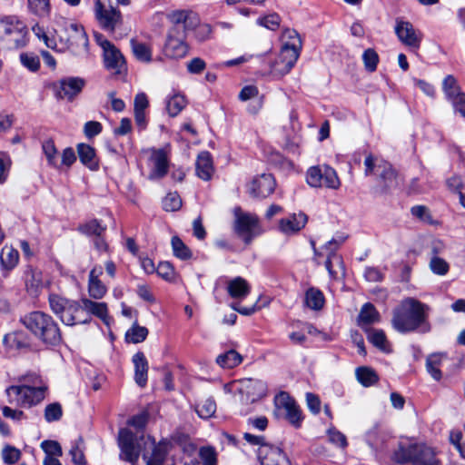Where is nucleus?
<instances>
[{"label": "nucleus", "instance_id": "nucleus-1", "mask_svg": "<svg viewBox=\"0 0 465 465\" xmlns=\"http://www.w3.org/2000/svg\"><path fill=\"white\" fill-rule=\"evenodd\" d=\"M57 29L49 35L44 28L35 25L33 27L35 35L45 45L54 51L72 52L74 55H84L88 53V37L84 27L71 20L61 18L57 22Z\"/></svg>", "mask_w": 465, "mask_h": 465}, {"label": "nucleus", "instance_id": "nucleus-2", "mask_svg": "<svg viewBox=\"0 0 465 465\" xmlns=\"http://www.w3.org/2000/svg\"><path fill=\"white\" fill-rule=\"evenodd\" d=\"M430 307L414 298H406L393 310L391 324L401 333L430 331Z\"/></svg>", "mask_w": 465, "mask_h": 465}, {"label": "nucleus", "instance_id": "nucleus-3", "mask_svg": "<svg viewBox=\"0 0 465 465\" xmlns=\"http://www.w3.org/2000/svg\"><path fill=\"white\" fill-rule=\"evenodd\" d=\"M172 24L164 45V54L170 58H182L188 52L186 32L193 30L199 22L198 15L191 10H175L168 15Z\"/></svg>", "mask_w": 465, "mask_h": 465}, {"label": "nucleus", "instance_id": "nucleus-4", "mask_svg": "<svg viewBox=\"0 0 465 465\" xmlns=\"http://www.w3.org/2000/svg\"><path fill=\"white\" fill-rule=\"evenodd\" d=\"M29 384L12 385L5 390L7 401L11 405L30 408L41 402L45 397L47 386L35 375H28Z\"/></svg>", "mask_w": 465, "mask_h": 465}, {"label": "nucleus", "instance_id": "nucleus-5", "mask_svg": "<svg viewBox=\"0 0 465 465\" xmlns=\"http://www.w3.org/2000/svg\"><path fill=\"white\" fill-rule=\"evenodd\" d=\"M23 324L37 339L48 345H57L62 341V334L57 322L53 317L43 312H33L22 319Z\"/></svg>", "mask_w": 465, "mask_h": 465}, {"label": "nucleus", "instance_id": "nucleus-6", "mask_svg": "<svg viewBox=\"0 0 465 465\" xmlns=\"http://www.w3.org/2000/svg\"><path fill=\"white\" fill-rule=\"evenodd\" d=\"M48 301L51 311L65 325L74 326L75 324H86L91 322L89 316L84 319L82 318V305L77 301L54 293L49 295Z\"/></svg>", "mask_w": 465, "mask_h": 465}, {"label": "nucleus", "instance_id": "nucleus-7", "mask_svg": "<svg viewBox=\"0 0 465 465\" xmlns=\"http://www.w3.org/2000/svg\"><path fill=\"white\" fill-rule=\"evenodd\" d=\"M364 166L365 175H375L382 193L399 185L397 173L389 162L372 154H368L364 160Z\"/></svg>", "mask_w": 465, "mask_h": 465}, {"label": "nucleus", "instance_id": "nucleus-8", "mask_svg": "<svg viewBox=\"0 0 465 465\" xmlns=\"http://www.w3.org/2000/svg\"><path fill=\"white\" fill-rule=\"evenodd\" d=\"M0 37L8 42L9 47H23L27 43L26 26L24 22L15 16L1 18Z\"/></svg>", "mask_w": 465, "mask_h": 465}, {"label": "nucleus", "instance_id": "nucleus-9", "mask_svg": "<svg viewBox=\"0 0 465 465\" xmlns=\"http://www.w3.org/2000/svg\"><path fill=\"white\" fill-rule=\"evenodd\" d=\"M395 460L400 463L411 462L413 465H437L434 451L424 445L401 448L395 453Z\"/></svg>", "mask_w": 465, "mask_h": 465}, {"label": "nucleus", "instance_id": "nucleus-10", "mask_svg": "<svg viewBox=\"0 0 465 465\" xmlns=\"http://www.w3.org/2000/svg\"><path fill=\"white\" fill-rule=\"evenodd\" d=\"M306 180L312 187L325 186L331 189H338L341 185L336 171L329 165L309 168Z\"/></svg>", "mask_w": 465, "mask_h": 465}, {"label": "nucleus", "instance_id": "nucleus-11", "mask_svg": "<svg viewBox=\"0 0 465 465\" xmlns=\"http://www.w3.org/2000/svg\"><path fill=\"white\" fill-rule=\"evenodd\" d=\"M306 180L312 187L325 186L331 189H338L341 185L336 171L329 165L309 168Z\"/></svg>", "mask_w": 465, "mask_h": 465}, {"label": "nucleus", "instance_id": "nucleus-12", "mask_svg": "<svg viewBox=\"0 0 465 465\" xmlns=\"http://www.w3.org/2000/svg\"><path fill=\"white\" fill-rule=\"evenodd\" d=\"M234 216L235 232L249 244L257 235L255 230L258 227V218L254 214L243 213L240 207L234 209Z\"/></svg>", "mask_w": 465, "mask_h": 465}, {"label": "nucleus", "instance_id": "nucleus-13", "mask_svg": "<svg viewBox=\"0 0 465 465\" xmlns=\"http://www.w3.org/2000/svg\"><path fill=\"white\" fill-rule=\"evenodd\" d=\"M149 152V179L159 180L163 178L169 170V147L159 149L153 148Z\"/></svg>", "mask_w": 465, "mask_h": 465}, {"label": "nucleus", "instance_id": "nucleus-14", "mask_svg": "<svg viewBox=\"0 0 465 465\" xmlns=\"http://www.w3.org/2000/svg\"><path fill=\"white\" fill-rule=\"evenodd\" d=\"M274 405L278 411H283L286 420L294 427L302 424V415L299 406L287 392L282 391L274 398Z\"/></svg>", "mask_w": 465, "mask_h": 465}, {"label": "nucleus", "instance_id": "nucleus-15", "mask_svg": "<svg viewBox=\"0 0 465 465\" xmlns=\"http://www.w3.org/2000/svg\"><path fill=\"white\" fill-rule=\"evenodd\" d=\"M118 445L121 450L120 458L134 465L140 455L135 434L129 429H121L118 436Z\"/></svg>", "mask_w": 465, "mask_h": 465}, {"label": "nucleus", "instance_id": "nucleus-16", "mask_svg": "<svg viewBox=\"0 0 465 465\" xmlns=\"http://www.w3.org/2000/svg\"><path fill=\"white\" fill-rule=\"evenodd\" d=\"M85 85L84 79L81 77H65L53 84V89L60 99L72 101L77 96Z\"/></svg>", "mask_w": 465, "mask_h": 465}, {"label": "nucleus", "instance_id": "nucleus-17", "mask_svg": "<svg viewBox=\"0 0 465 465\" xmlns=\"http://www.w3.org/2000/svg\"><path fill=\"white\" fill-rule=\"evenodd\" d=\"M95 17L103 28L111 32L122 22V14L119 9L112 6H106L102 0H96L94 5Z\"/></svg>", "mask_w": 465, "mask_h": 465}, {"label": "nucleus", "instance_id": "nucleus-18", "mask_svg": "<svg viewBox=\"0 0 465 465\" xmlns=\"http://www.w3.org/2000/svg\"><path fill=\"white\" fill-rule=\"evenodd\" d=\"M299 56L300 54L297 51L281 49L278 57L271 64L270 74L274 78H282L290 73Z\"/></svg>", "mask_w": 465, "mask_h": 465}, {"label": "nucleus", "instance_id": "nucleus-19", "mask_svg": "<svg viewBox=\"0 0 465 465\" xmlns=\"http://www.w3.org/2000/svg\"><path fill=\"white\" fill-rule=\"evenodd\" d=\"M395 34L399 40L406 46L415 50L420 47L422 35L410 22L398 18L396 20Z\"/></svg>", "mask_w": 465, "mask_h": 465}, {"label": "nucleus", "instance_id": "nucleus-20", "mask_svg": "<svg viewBox=\"0 0 465 465\" xmlns=\"http://www.w3.org/2000/svg\"><path fill=\"white\" fill-rule=\"evenodd\" d=\"M148 440L150 441L151 452L145 451L143 454V458L146 461V465H164L166 463H173V460L168 458L169 443L163 441L156 443L154 440L150 439H148Z\"/></svg>", "mask_w": 465, "mask_h": 465}, {"label": "nucleus", "instance_id": "nucleus-21", "mask_svg": "<svg viewBox=\"0 0 465 465\" xmlns=\"http://www.w3.org/2000/svg\"><path fill=\"white\" fill-rule=\"evenodd\" d=\"M104 64L113 74H123L127 71L125 59L121 51L112 45L103 52Z\"/></svg>", "mask_w": 465, "mask_h": 465}, {"label": "nucleus", "instance_id": "nucleus-22", "mask_svg": "<svg viewBox=\"0 0 465 465\" xmlns=\"http://www.w3.org/2000/svg\"><path fill=\"white\" fill-rule=\"evenodd\" d=\"M258 457L262 465H291L283 451L272 445L259 447Z\"/></svg>", "mask_w": 465, "mask_h": 465}, {"label": "nucleus", "instance_id": "nucleus-23", "mask_svg": "<svg viewBox=\"0 0 465 465\" xmlns=\"http://www.w3.org/2000/svg\"><path fill=\"white\" fill-rule=\"evenodd\" d=\"M276 186L274 177L270 173H262L254 177L249 185V193L253 197H267L273 193Z\"/></svg>", "mask_w": 465, "mask_h": 465}, {"label": "nucleus", "instance_id": "nucleus-24", "mask_svg": "<svg viewBox=\"0 0 465 465\" xmlns=\"http://www.w3.org/2000/svg\"><path fill=\"white\" fill-rule=\"evenodd\" d=\"M307 221L308 218L305 213H292L280 220L279 229L283 234H295L306 225Z\"/></svg>", "mask_w": 465, "mask_h": 465}, {"label": "nucleus", "instance_id": "nucleus-25", "mask_svg": "<svg viewBox=\"0 0 465 465\" xmlns=\"http://www.w3.org/2000/svg\"><path fill=\"white\" fill-rule=\"evenodd\" d=\"M341 242L342 241L338 242L335 239H331L322 248L325 254L327 255V259L325 261V267L330 275L333 278H335L337 275V272L334 270V267H341L342 265L341 258L335 252Z\"/></svg>", "mask_w": 465, "mask_h": 465}, {"label": "nucleus", "instance_id": "nucleus-26", "mask_svg": "<svg viewBox=\"0 0 465 465\" xmlns=\"http://www.w3.org/2000/svg\"><path fill=\"white\" fill-rule=\"evenodd\" d=\"M25 282L27 292L31 295H37L45 286L42 272L31 266L25 271Z\"/></svg>", "mask_w": 465, "mask_h": 465}, {"label": "nucleus", "instance_id": "nucleus-27", "mask_svg": "<svg viewBox=\"0 0 465 465\" xmlns=\"http://www.w3.org/2000/svg\"><path fill=\"white\" fill-rule=\"evenodd\" d=\"M134 366V381L140 387H144L147 383L148 361L144 354L141 351L133 356Z\"/></svg>", "mask_w": 465, "mask_h": 465}, {"label": "nucleus", "instance_id": "nucleus-28", "mask_svg": "<svg viewBox=\"0 0 465 465\" xmlns=\"http://www.w3.org/2000/svg\"><path fill=\"white\" fill-rule=\"evenodd\" d=\"M227 292L232 299L242 300L249 295L251 286L245 279L238 276L227 282Z\"/></svg>", "mask_w": 465, "mask_h": 465}, {"label": "nucleus", "instance_id": "nucleus-29", "mask_svg": "<svg viewBox=\"0 0 465 465\" xmlns=\"http://www.w3.org/2000/svg\"><path fill=\"white\" fill-rule=\"evenodd\" d=\"M241 391L246 394L248 400L254 402L266 394V386L262 381L250 379L242 384Z\"/></svg>", "mask_w": 465, "mask_h": 465}, {"label": "nucleus", "instance_id": "nucleus-30", "mask_svg": "<svg viewBox=\"0 0 465 465\" xmlns=\"http://www.w3.org/2000/svg\"><path fill=\"white\" fill-rule=\"evenodd\" d=\"M82 309L90 314L101 319L105 324H109L108 309L105 302H97L90 299H82Z\"/></svg>", "mask_w": 465, "mask_h": 465}, {"label": "nucleus", "instance_id": "nucleus-31", "mask_svg": "<svg viewBox=\"0 0 465 465\" xmlns=\"http://www.w3.org/2000/svg\"><path fill=\"white\" fill-rule=\"evenodd\" d=\"M77 153L80 162L92 171L98 169V159L96 157L95 150L89 144L79 143L77 145Z\"/></svg>", "mask_w": 465, "mask_h": 465}, {"label": "nucleus", "instance_id": "nucleus-32", "mask_svg": "<svg viewBox=\"0 0 465 465\" xmlns=\"http://www.w3.org/2000/svg\"><path fill=\"white\" fill-rule=\"evenodd\" d=\"M213 172L211 154L208 152L199 153L196 160V173L198 177L204 181L211 179Z\"/></svg>", "mask_w": 465, "mask_h": 465}, {"label": "nucleus", "instance_id": "nucleus-33", "mask_svg": "<svg viewBox=\"0 0 465 465\" xmlns=\"http://www.w3.org/2000/svg\"><path fill=\"white\" fill-rule=\"evenodd\" d=\"M3 342L9 349H22L29 345L28 337L22 331H15L5 334Z\"/></svg>", "mask_w": 465, "mask_h": 465}, {"label": "nucleus", "instance_id": "nucleus-34", "mask_svg": "<svg viewBox=\"0 0 465 465\" xmlns=\"http://www.w3.org/2000/svg\"><path fill=\"white\" fill-rule=\"evenodd\" d=\"M282 45L281 49L301 53L302 44L300 35L295 30L285 29L282 34Z\"/></svg>", "mask_w": 465, "mask_h": 465}, {"label": "nucleus", "instance_id": "nucleus-35", "mask_svg": "<svg viewBox=\"0 0 465 465\" xmlns=\"http://www.w3.org/2000/svg\"><path fill=\"white\" fill-rule=\"evenodd\" d=\"M380 321V313L376 308L370 302L365 303L359 313L358 324L361 327L370 325Z\"/></svg>", "mask_w": 465, "mask_h": 465}, {"label": "nucleus", "instance_id": "nucleus-36", "mask_svg": "<svg viewBox=\"0 0 465 465\" xmlns=\"http://www.w3.org/2000/svg\"><path fill=\"white\" fill-rule=\"evenodd\" d=\"M19 253L18 251L12 246H4L0 253V262L4 269L10 271L13 270L18 263Z\"/></svg>", "mask_w": 465, "mask_h": 465}, {"label": "nucleus", "instance_id": "nucleus-37", "mask_svg": "<svg viewBox=\"0 0 465 465\" xmlns=\"http://www.w3.org/2000/svg\"><path fill=\"white\" fill-rule=\"evenodd\" d=\"M130 45L132 52L138 61L143 63H150L152 61V49L149 45L136 39H131Z\"/></svg>", "mask_w": 465, "mask_h": 465}, {"label": "nucleus", "instance_id": "nucleus-38", "mask_svg": "<svg viewBox=\"0 0 465 465\" xmlns=\"http://www.w3.org/2000/svg\"><path fill=\"white\" fill-rule=\"evenodd\" d=\"M194 410L201 419H209L216 412V402L213 398L208 397L200 401Z\"/></svg>", "mask_w": 465, "mask_h": 465}, {"label": "nucleus", "instance_id": "nucleus-39", "mask_svg": "<svg viewBox=\"0 0 465 465\" xmlns=\"http://www.w3.org/2000/svg\"><path fill=\"white\" fill-rule=\"evenodd\" d=\"M242 361V356L234 350H230L216 358V362L223 368L232 369L238 366Z\"/></svg>", "mask_w": 465, "mask_h": 465}, {"label": "nucleus", "instance_id": "nucleus-40", "mask_svg": "<svg viewBox=\"0 0 465 465\" xmlns=\"http://www.w3.org/2000/svg\"><path fill=\"white\" fill-rule=\"evenodd\" d=\"M30 13L38 17H46L51 11L50 0H27Z\"/></svg>", "mask_w": 465, "mask_h": 465}, {"label": "nucleus", "instance_id": "nucleus-41", "mask_svg": "<svg viewBox=\"0 0 465 465\" xmlns=\"http://www.w3.org/2000/svg\"><path fill=\"white\" fill-rule=\"evenodd\" d=\"M305 304L312 310H321L324 304L322 292L315 288H310L305 293Z\"/></svg>", "mask_w": 465, "mask_h": 465}, {"label": "nucleus", "instance_id": "nucleus-42", "mask_svg": "<svg viewBox=\"0 0 465 465\" xmlns=\"http://www.w3.org/2000/svg\"><path fill=\"white\" fill-rule=\"evenodd\" d=\"M358 381L364 387H369L378 381L377 373L369 367H359L355 371Z\"/></svg>", "mask_w": 465, "mask_h": 465}, {"label": "nucleus", "instance_id": "nucleus-43", "mask_svg": "<svg viewBox=\"0 0 465 465\" xmlns=\"http://www.w3.org/2000/svg\"><path fill=\"white\" fill-rule=\"evenodd\" d=\"M21 64L32 73H36L41 66L39 56L33 52H22L19 54Z\"/></svg>", "mask_w": 465, "mask_h": 465}, {"label": "nucleus", "instance_id": "nucleus-44", "mask_svg": "<svg viewBox=\"0 0 465 465\" xmlns=\"http://www.w3.org/2000/svg\"><path fill=\"white\" fill-rule=\"evenodd\" d=\"M443 355L440 353H434L430 355L426 360V368L428 372L431 375V377L440 381L441 378V371L440 370V366L443 360Z\"/></svg>", "mask_w": 465, "mask_h": 465}, {"label": "nucleus", "instance_id": "nucleus-45", "mask_svg": "<svg viewBox=\"0 0 465 465\" xmlns=\"http://www.w3.org/2000/svg\"><path fill=\"white\" fill-rule=\"evenodd\" d=\"M442 89L447 99L450 102L456 99L460 94H463L460 92L457 80L452 75H448L444 78Z\"/></svg>", "mask_w": 465, "mask_h": 465}, {"label": "nucleus", "instance_id": "nucleus-46", "mask_svg": "<svg viewBox=\"0 0 465 465\" xmlns=\"http://www.w3.org/2000/svg\"><path fill=\"white\" fill-rule=\"evenodd\" d=\"M200 457L203 462L196 459H191L185 461L183 465H216V455L213 449L204 447L200 450Z\"/></svg>", "mask_w": 465, "mask_h": 465}, {"label": "nucleus", "instance_id": "nucleus-47", "mask_svg": "<svg viewBox=\"0 0 465 465\" xmlns=\"http://www.w3.org/2000/svg\"><path fill=\"white\" fill-rule=\"evenodd\" d=\"M186 100L183 95L173 94L166 101V110L170 116L174 117L185 107Z\"/></svg>", "mask_w": 465, "mask_h": 465}, {"label": "nucleus", "instance_id": "nucleus-48", "mask_svg": "<svg viewBox=\"0 0 465 465\" xmlns=\"http://www.w3.org/2000/svg\"><path fill=\"white\" fill-rule=\"evenodd\" d=\"M43 153L50 166L60 168L58 164L57 150L53 140H45L42 144Z\"/></svg>", "mask_w": 465, "mask_h": 465}, {"label": "nucleus", "instance_id": "nucleus-49", "mask_svg": "<svg viewBox=\"0 0 465 465\" xmlns=\"http://www.w3.org/2000/svg\"><path fill=\"white\" fill-rule=\"evenodd\" d=\"M171 243L173 254L177 258L181 260H188L192 257V252L179 237L173 236Z\"/></svg>", "mask_w": 465, "mask_h": 465}, {"label": "nucleus", "instance_id": "nucleus-50", "mask_svg": "<svg viewBox=\"0 0 465 465\" xmlns=\"http://www.w3.org/2000/svg\"><path fill=\"white\" fill-rule=\"evenodd\" d=\"M148 335V330L145 327L134 323L126 332V340L133 343L143 341Z\"/></svg>", "mask_w": 465, "mask_h": 465}, {"label": "nucleus", "instance_id": "nucleus-51", "mask_svg": "<svg viewBox=\"0 0 465 465\" xmlns=\"http://www.w3.org/2000/svg\"><path fill=\"white\" fill-rule=\"evenodd\" d=\"M81 232L89 236H102L105 227L101 225L97 220H92L79 227Z\"/></svg>", "mask_w": 465, "mask_h": 465}, {"label": "nucleus", "instance_id": "nucleus-52", "mask_svg": "<svg viewBox=\"0 0 465 465\" xmlns=\"http://www.w3.org/2000/svg\"><path fill=\"white\" fill-rule=\"evenodd\" d=\"M368 340L375 347L381 349V351H386L387 339L383 331L370 329L368 331Z\"/></svg>", "mask_w": 465, "mask_h": 465}, {"label": "nucleus", "instance_id": "nucleus-53", "mask_svg": "<svg viewBox=\"0 0 465 465\" xmlns=\"http://www.w3.org/2000/svg\"><path fill=\"white\" fill-rule=\"evenodd\" d=\"M88 292L93 299L100 300L106 294L107 288L100 280H88Z\"/></svg>", "mask_w": 465, "mask_h": 465}, {"label": "nucleus", "instance_id": "nucleus-54", "mask_svg": "<svg viewBox=\"0 0 465 465\" xmlns=\"http://www.w3.org/2000/svg\"><path fill=\"white\" fill-rule=\"evenodd\" d=\"M182 206L181 197L177 193H169L163 199V208L166 212H175L178 211Z\"/></svg>", "mask_w": 465, "mask_h": 465}, {"label": "nucleus", "instance_id": "nucleus-55", "mask_svg": "<svg viewBox=\"0 0 465 465\" xmlns=\"http://www.w3.org/2000/svg\"><path fill=\"white\" fill-rule=\"evenodd\" d=\"M362 60L365 68L369 72H374L376 70L379 62V56L378 54L373 49L369 48L365 50L362 54Z\"/></svg>", "mask_w": 465, "mask_h": 465}, {"label": "nucleus", "instance_id": "nucleus-56", "mask_svg": "<svg viewBox=\"0 0 465 465\" xmlns=\"http://www.w3.org/2000/svg\"><path fill=\"white\" fill-rule=\"evenodd\" d=\"M62 414V406L57 402L48 404L45 409V419L47 422H53L60 420Z\"/></svg>", "mask_w": 465, "mask_h": 465}, {"label": "nucleus", "instance_id": "nucleus-57", "mask_svg": "<svg viewBox=\"0 0 465 465\" xmlns=\"http://www.w3.org/2000/svg\"><path fill=\"white\" fill-rule=\"evenodd\" d=\"M411 214L423 223L431 224L433 223L430 210L424 205H415L411 209Z\"/></svg>", "mask_w": 465, "mask_h": 465}, {"label": "nucleus", "instance_id": "nucleus-58", "mask_svg": "<svg viewBox=\"0 0 465 465\" xmlns=\"http://www.w3.org/2000/svg\"><path fill=\"white\" fill-rule=\"evenodd\" d=\"M41 448L45 451V456L61 457L63 454L60 444L55 440H44Z\"/></svg>", "mask_w": 465, "mask_h": 465}, {"label": "nucleus", "instance_id": "nucleus-59", "mask_svg": "<svg viewBox=\"0 0 465 465\" xmlns=\"http://www.w3.org/2000/svg\"><path fill=\"white\" fill-rule=\"evenodd\" d=\"M157 274L165 281H173L174 279V269L168 262H162L156 268Z\"/></svg>", "mask_w": 465, "mask_h": 465}, {"label": "nucleus", "instance_id": "nucleus-60", "mask_svg": "<svg viewBox=\"0 0 465 465\" xmlns=\"http://www.w3.org/2000/svg\"><path fill=\"white\" fill-rule=\"evenodd\" d=\"M258 25L270 30H276L280 26L281 18L277 14H271L257 20Z\"/></svg>", "mask_w": 465, "mask_h": 465}, {"label": "nucleus", "instance_id": "nucleus-61", "mask_svg": "<svg viewBox=\"0 0 465 465\" xmlns=\"http://www.w3.org/2000/svg\"><path fill=\"white\" fill-rule=\"evenodd\" d=\"M430 267L434 273L439 275H445L449 271V264L447 262L437 256L430 260Z\"/></svg>", "mask_w": 465, "mask_h": 465}, {"label": "nucleus", "instance_id": "nucleus-62", "mask_svg": "<svg viewBox=\"0 0 465 465\" xmlns=\"http://www.w3.org/2000/svg\"><path fill=\"white\" fill-rule=\"evenodd\" d=\"M328 437L329 440L338 447L345 448L347 446L346 436L335 428L328 430Z\"/></svg>", "mask_w": 465, "mask_h": 465}, {"label": "nucleus", "instance_id": "nucleus-63", "mask_svg": "<svg viewBox=\"0 0 465 465\" xmlns=\"http://www.w3.org/2000/svg\"><path fill=\"white\" fill-rule=\"evenodd\" d=\"M81 444H83V440L80 438L70 450L72 460L76 465H84L85 463L84 451L80 448Z\"/></svg>", "mask_w": 465, "mask_h": 465}, {"label": "nucleus", "instance_id": "nucleus-64", "mask_svg": "<svg viewBox=\"0 0 465 465\" xmlns=\"http://www.w3.org/2000/svg\"><path fill=\"white\" fill-rule=\"evenodd\" d=\"M2 458L6 464H14L20 458V451L11 446H6L2 450Z\"/></svg>", "mask_w": 465, "mask_h": 465}]
</instances>
